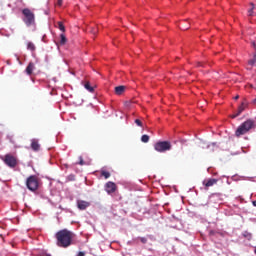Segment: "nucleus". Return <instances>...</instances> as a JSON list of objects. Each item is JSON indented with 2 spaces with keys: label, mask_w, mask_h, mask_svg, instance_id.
<instances>
[{
  "label": "nucleus",
  "mask_w": 256,
  "mask_h": 256,
  "mask_svg": "<svg viewBox=\"0 0 256 256\" xmlns=\"http://www.w3.org/2000/svg\"><path fill=\"white\" fill-rule=\"evenodd\" d=\"M57 246L67 249L73 243V232L63 229L56 233Z\"/></svg>",
  "instance_id": "nucleus-1"
},
{
  "label": "nucleus",
  "mask_w": 256,
  "mask_h": 256,
  "mask_svg": "<svg viewBox=\"0 0 256 256\" xmlns=\"http://www.w3.org/2000/svg\"><path fill=\"white\" fill-rule=\"evenodd\" d=\"M256 128V124L254 120L248 119L245 122H243L235 131V135L237 137H241L242 135H247L249 131Z\"/></svg>",
  "instance_id": "nucleus-2"
},
{
  "label": "nucleus",
  "mask_w": 256,
  "mask_h": 256,
  "mask_svg": "<svg viewBox=\"0 0 256 256\" xmlns=\"http://www.w3.org/2000/svg\"><path fill=\"white\" fill-rule=\"evenodd\" d=\"M23 21L27 27H31V25H35V13L31 11L29 8H24L22 10Z\"/></svg>",
  "instance_id": "nucleus-3"
},
{
  "label": "nucleus",
  "mask_w": 256,
  "mask_h": 256,
  "mask_svg": "<svg viewBox=\"0 0 256 256\" xmlns=\"http://www.w3.org/2000/svg\"><path fill=\"white\" fill-rule=\"evenodd\" d=\"M26 187L29 189V191H32V193H35L37 189H39V177L36 175H31L26 179Z\"/></svg>",
  "instance_id": "nucleus-4"
},
{
  "label": "nucleus",
  "mask_w": 256,
  "mask_h": 256,
  "mask_svg": "<svg viewBox=\"0 0 256 256\" xmlns=\"http://www.w3.org/2000/svg\"><path fill=\"white\" fill-rule=\"evenodd\" d=\"M173 145L169 141H158L154 144V149L158 153H165L171 151Z\"/></svg>",
  "instance_id": "nucleus-5"
},
{
  "label": "nucleus",
  "mask_w": 256,
  "mask_h": 256,
  "mask_svg": "<svg viewBox=\"0 0 256 256\" xmlns=\"http://www.w3.org/2000/svg\"><path fill=\"white\" fill-rule=\"evenodd\" d=\"M4 163L11 169L17 167V158L11 154H6L4 157Z\"/></svg>",
  "instance_id": "nucleus-6"
},
{
  "label": "nucleus",
  "mask_w": 256,
  "mask_h": 256,
  "mask_svg": "<svg viewBox=\"0 0 256 256\" xmlns=\"http://www.w3.org/2000/svg\"><path fill=\"white\" fill-rule=\"evenodd\" d=\"M105 191L108 193V195H111V193H115L117 191V184L112 181L107 182L105 184Z\"/></svg>",
  "instance_id": "nucleus-7"
},
{
  "label": "nucleus",
  "mask_w": 256,
  "mask_h": 256,
  "mask_svg": "<svg viewBox=\"0 0 256 256\" xmlns=\"http://www.w3.org/2000/svg\"><path fill=\"white\" fill-rule=\"evenodd\" d=\"M249 105V103L247 102V100H244L241 105L238 107L237 113L233 116V119H235V117H239V115H241V113L247 109V106Z\"/></svg>",
  "instance_id": "nucleus-8"
},
{
  "label": "nucleus",
  "mask_w": 256,
  "mask_h": 256,
  "mask_svg": "<svg viewBox=\"0 0 256 256\" xmlns=\"http://www.w3.org/2000/svg\"><path fill=\"white\" fill-rule=\"evenodd\" d=\"M91 203L88 201H84V200H77V207L78 209H80V211H85V209H87V207H90Z\"/></svg>",
  "instance_id": "nucleus-9"
},
{
  "label": "nucleus",
  "mask_w": 256,
  "mask_h": 256,
  "mask_svg": "<svg viewBox=\"0 0 256 256\" xmlns=\"http://www.w3.org/2000/svg\"><path fill=\"white\" fill-rule=\"evenodd\" d=\"M217 179L211 178L209 180H204L203 185L208 189V187H213V185H217Z\"/></svg>",
  "instance_id": "nucleus-10"
},
{
  "label": "nucleus",
  "mask_w": 256,
  "mask_h": 256,
  "mask_svg": "<svg viewBox=\"0 0 256 256\" xmlns=\"http://www.w3.org/2000/svg\"><path fill=\"white\" fill-rule=\"evenodd\" d=\"M31 149H33L34 151H39V149H41V145L39 144V141L37 139L31 140Z\"/></svg>",
  "instance_id": "nucleus-11"
},
{
  "label": "nucleus",
  "mask_w": 256,
  "mask_h": 256,
  "mask_svg": "<svg viewBox=\"0 0 256 256\" xmlns=\"http://www.w3.org/2000/svg\"><path fill=\"white\" fill-rule=\"evenodd\" d=\"M33 71H35V63L29 62L28 66L26 67L27 75H33Z\"/></svg>",
  "instance_id": "nucleus-12"
},
{
  "label": "nucleus",
  "mask_w": 256,
  "mask_h": 256,
  "mask_svg": "<svg viewBox=\"0 0 256 256\" xmlns=\"http://www.w3.org/2000/svg\"><path fill=\"white\" fill-rule=\"evenodd\" d=\"M116 95H123L125 93V86H117L115 87Z\"/></svg>",
  "instance_id": "nucleus-13"
},
{
  "label": "nucleus",
  "mask_w": 256,
  "mask_h": 256,
  "mask_svg": "<svg viewBox=\"0 0 256 256\" xmlns=\"http://www.w3.org/2000/svg\"><path fill=\"white\" fill-rule=\"evenodd\" d=\"M84 88L87 91H89V93H93V91H95V88H93V86H91V83H89V82L84 83Z\"/></svg>",
  "instance_id": "nucleus-14"
},
{
  "label": "nucleus",
  "mask_w": 256,
  "mask_h": 256,
  "mask_svg": "<svg viewBox=\"0 0 256 256\" xmlns=\"http://www.w3.org/2000/svg\"><path fill=\"white\" fill-rule=\"evenodd\" d=\"M60 45H65L67 43V37L65 36V34H60Z\"/></svg>",
  "instance_id": "nucleus-15"
},
{
  "label": "nucleus",
  "mask_w": 256,
  "mask_h": 256,
  "mask_svg": "<svg viewBox=\"0 0 256 256\" xmlns=\"http://www.w3.org/2000/svg\"><path fill=\"white\" fill-rule=\"evenodd\" d=\"M251 9L248 10L249 17H253L255 15V12H253V9H255V4L250 3Z\"/></svg>",
  "instance_id": "nucleus-16"
},
{
  "label": "nucleus",
  "mask_w": 256,
  "mask_h": 256,
  "mask_svg": "<svg viewBox=\"0 0 256 256\" xmlns=\"http://www.w3.org/2000/svg\"><path fill=\"white\" fill-rule=\"evenodd\" d=\"M56 27H58L62 31V33H65V25H63V22H57Z\"/></svg>",
  "instance_id": "nucleus-17"
},
{
  "label": "nucleus",
  "mask_w": 256,
  "mask_h": 256,
  "mask_svg": "<svg viewBox=\"0 0 256 256\" xmlns=\"http://www.w3.org/2000/svg\"><path fill=\"white\" fill-rule=\"evenodd\" d=\"M27 49H28V51H35V49H36L35 44L33 42H28Z\"/></svg>",
  "instance_id": "nucleus-18"
},
{
  "label": "nucleus",
  "mask_w": 256,
  "mask_h": 256,
  "mask_svg": "<svg viewBox=\"0 0 256 256\" xmlns=\"http://www.w3.org/2000/svg\"><path fill=\"white\" fill-rule=\"evenodd\" d=\"M256 64V54L253 55V58H251L248 61V65H250V67H253Z\"/></svg>",
  "instance_id": "nucleus-19"
},
{
  "label": "nucleus",
  "mask_w": 256,
  "mask_h": 256,
  "mask_svg": "<svg viewBox=\"0 0 256 256\" xmlns=\"http://www.w3.org/2000/svg\"><path fill=\"white\" fill-rule=\"evenodd\" d=\"M90 32H91L93 35H97V33H99V27H93V26H91V27H90Z\"/></svg>",
  "instance_id": "nucleus-20"
},
{
  "label": "nucleus",
  "mask_w": 256,
  "mask_h": 256,
  "mask_svg": "<svg viewBox=\"0 0 256 256\" xmlns=\"http://www.w3.org/2000/svg\"><path fill=\"white\" fill-rule=\"evenodd\" d=\"M141 141L142 143H149V135L147 134L142 135Z\"/></svg>",
  "instance_id": "nucleus-21"
},
{
  "label": "nucleus",
  "mask_w": 256,
  "mask_h": 256,
  "mask_svg": "<svg viewBox=\"0 0 256 256\" xmlns=\"http://www.w3.org/2000/svg\"><path fill=\"white\" fill-rule=\"evenodd\" d=\"M101 175H102V177H105L106 179H109V177H111V173H109L108 171H105V170L101 171Z\"/></svg>",
  "instance_id": "nucleus-22"
},
{
  "label": "nucleus",
  "mask_w": 256,
  "mask_h": 256,
  "mask_svg": "<svg viewBox=\"0 0 256 256\" xmlns=\"http://www.w3.org/2000/svg\"><path fill=\"white\" fill-rule=\"evenodd\" d=\"M135 241H140L143 245H145L147 243V237H138L135 239Z\"/></svg>",
  "instance_id": "nucleus-23"
},
{
  "label": "nucleus",
  "mask_w": 256,
  "mask_h": 256,
  "mask_svg": "<svg viewBox=\"0 0 256 256\" xmlns=\"http://www.w3.org/2000/svg\"><path fill=\"white\" fill-rule=\"evenodd\" d=\"M135 123H136V125H137L138 127H143V122H141V120L136 119V120H135Z\"/></svg>",
  "instance_id": "nucleus-24"
},
{
  "label": "nucleus",
  "mask_w": 256,
  "mask_h": 256,
  "mask_svg": "<svg viewBox=\"0 0 256 256\" xmlns=\"http://www.w3.org/2000/svg\"><path fill=\"white\" fill-rule=\"evenodd\" d=\"M78 165H85V161L83 160V157H82V156L79 157V163H78Z\"/></svg>",
  "instance_id": "nucleus-25"
},
{
  "label": "nucleus",
  "mask_w": 256,
  "mask_h": 256,
  "mask_svg": "<svg viewBox=\"0 0 256 256\" xmlns=\"http://www.w3.org/2000/svg\"><path fill=\"white\" fill-rule=\"evenodd\" d=\"M57 5L58 7H61V5H63V0H57Z\"/></svg>",
  "instance_id": "nucleus-26"
},
{
  "label": "nucleus",
  "mask_w": 256,
  "mask_h": 256,
  "mask_svg": "<svg viewBox=\"0 0 256 256\" xmlns=\"http://www.w3.org/2000/svg\"><path fill=\"white\" fill-rule=\"evenodd\" d=\"M77 256H85V252H79Z\"/></svg>",
  "instance_id": "nucleus-27"
},
{
  "label": "nucleus",
  "mask_w": 256,
  "mask_h": 256,
  "mask_svg": "<svg viewBox=\"0 0 256 256\" xmlns=\"http://www.w3.org/2000/svg\"><path fill=\"white\" fill-rule=\"evenodd\" d=\"M252 205L256 207V200L252 202Z\"/></svg>",
  "instance_id": "nucleus-28"
},
{
  "label": "nucleus",
  "mask_w": 256,
  "mask_h": 256,
  "mask_svg": "<svg viewBox=\"0 0 256 256\" xmlns=\"http://www.w3.org/2000/svg\"><path fill=\"white\" fill-rule=\"evenodd\" d=\"M234 99H235V100L239 99V95L235 96V98H234Z\"/></svg>",
  "instance_id": "nucleus-29"
},
{
  "label": "nucleus",
  "mask_w": 256,
  "mask_h": 256,
  "mask_svg": "<svg viewBox=\"0 0 256 256\" xmlns=\"http://www.w3.org/2000/svg\"><path fill=\"white\" fill-rule=\"evenodd\" d=\"M184 30H187V29H189V27H185V28H183Z\"/></svg>",
  "instance_id": "nucleus-30"
},
{
  "label": "nucleus",
  "mask_w": 256,
  "mask_h": 256,
  "mask_svg": "<svg viewBox=\"0 0 256 256\" xmlns=\"http://www.w3.org/2000/svg\"><path fill=\"white\" fill-rule=\"evenodd\" d=\"M249 234H244V237H247Z\"/></svg>",
  "instance_id": "nucleus-31"
},
{
  "label": "nucleus",
  "mask_w": 256,
  "mask_h": 256,
  "mask_svg": "<svg viewBox=\"0 0 256 256\" xmlns=\"http://www.w3.org/2000/svg\"><path fill=\"white\" fill-rule=\"evenodd\" d=\"M249 234H244V237H247Z\"/></svg>",
  "instance_id": "nucleus-32"
},
{
  "label": "nucleus",
  "mask_w": 256,
  "mask_h": 256,
  "mask_svg": "<svg viewBox=\"0 0 256 256\" xmlns=\"http://www.w3.org/2000/svg\"><path fill=\"white\" fill-rule=\"evenodd\" d=\"M254 103H256V99H254Z\"/></svg>",
  "instance_id": "nucleus-33"
},
{
  "label": "nucleus",
  "mask_w": 256,
  "mask_h": 256,
  "mask_svg": "<svg viewBox=\"0 0 256 256\" xmlns=\"http://www.w3.org/2000/svg\"><path fill=\"white\" fill-rule=\"evenodd\" d=\"M248 236H250V237H251V234H249V233H248Z\"/></svg>",
  "instance_id": "nucleus-34"
}]
</instances>
